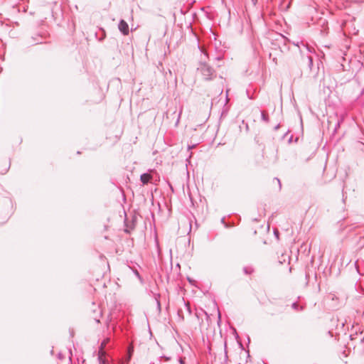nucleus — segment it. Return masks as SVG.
<instances>
[{"instance_id": "13", "label": "nucleus", "mask_w": 364, "mask_h": 364, "mask_svg": "<svg viewBox=\"0 0 364 364\" xmlns=\"http://www.w3.org/2000/svg\"><path fill=\"white\" fill-rule=\"evenodd\" d=\"M224 347H225V355H227V350H226L227 349V343H226V342H225V343H224Z\"/></svg>"}, {"instance_id": "16", "label": "nucleus", "mask_w": 364, "mask_h": 364, "mask_svg": "<svg viewBox=\"0 0 364 364\" xmlns=\"http://www.w3.org/2000/svg\"><path fill=\"white\" fill-rule=\"evenodd\" d=\"M95 320L96 321L97 323H100V318H95Z\"/></svg>"}, {"instance_id": "1", "label": "nucleus", "mask_w": 364, "mask_h": 364, "mask_svg": "<svg viewBox=\"0 0 364 364\" xmlns=\"http://www.w3.org/2000/svg\"><path fill=\"white\" fill-rule=\"evenodd\" d=\"M198 70L204 77L205 80H210L213 78L214 70L210 65L203 63L198 68Z\"/></svg>"}, {"instance_id": "8", "label": "nucleus", "mask_w": 364, "mask_h": 364, "mask_svg": "<svg viewBox=\"0 0 364 364\" xmlns=\"http://www.w3.org/2000/svg\"><path fill=\"white\" fill-rule=\"evenodd\" d=\"M109 338H106V339H105V340L101 343L99 350H105L104 349H105V346H106L107 343L109 342Z\"/></svg>"}, {"instance_id": "18", "label": "nucleus", "mask_w": 364, "mask_h": 364, "mask_svg": "<svg viewBox=\"0 0 364 364\" xmlns=\"http://www.w3.org/2000/svg\"><path fill=\"white\" fill-rule=\"evenodd\" d=\"M253 4H255L257 0H252Z\"/></svg>"}, {"instance_id": "6", "label": "nucleus", "mask_w": 364, "mask_h": 364, "mask_svg": "<svg viewBox=\"0 0 364 364\" xmlns=\"http://www.w3.org/2000/svg\"><path fill=\"white\" fill-rule=\"evenodd\" d=\"M261 117L262 119L266 122L268 123L269 122V118L267 114H266L264 111L261 112Z\"/></svg>"}, {"instance_id": "10", "label": "nucleus", "mask_w": 364, "mask_h": 364, "mask_svg": "<svg viewBox=\"0 0 364 364\" xmlns=\"http://www.w3.org/2000/svg\"><path fill=\"white\" fill-rule=\"evenodd\" d=\"M292 308L296 311L303 309V307L302 306L299 307V304L296 302L292 304Z\"/></svg>"}, {"instance_id": "9", "label": "nucleus", "mask_w": 364, "mask_h": 364, "mask_svg": "<svg viewBox=\"0 0 364 364\" xmlns=\"http://www.w3.org/2000/svg\"><path fill=\"white\" fill-rule=\"evenodd\" d=\"M307 60H308V66H309V69L311 70V68L313 67V59H312V57L310 56V55H308L307 56Z\"/></svg>"}, {"instance_id": "11", "label": "nucleus", "mask_w": 364, "mask_h": 364, "mask_svg": "<svg viewBox=\"0 0 364 364\" xmlns=\"http://www.w3.org/2000/svg\"><path fill=\"white\" fill-rule=\"evenodd\" d=\"M185 305L187 308V310L188 311V313L191 314V307H190V305L188 303H185Z\"/></svg>"}, {"instance_id": "14", "label": "nucleus", "mask_w": 364, "mask_h": 364, "mask_svg": "<svg viewBox=\"0 0 364 364\" xmlns=\"http://www.w3.org/2000/svg\"><path fill=\"white\" fill-rule=\"evenodd\" d=\"M156 303H157L158 307L160 309L161 308V304H160V301L158 299H156Z\"/></svg>"}, {"instance_id": "2", "label": "nucleus", "mask_w": 364, "mask_h": 364, "mask_svg": "<svg viewBox=\"0 0 364 364\" xmlns=\"http://www.w3.org/2000/svg\"><path fill=\"white\" fill-rule=\"evenodd\" d=\"M118 28L124 36H127L129 34V25L124 20L122 19L119 21Z\"/></svg>"}, {"instance_id": "15", "label": "nucleus", "mask_w": 364, "mask_h": 364, "mask_svg": "<svg viewBox=\"0 0 364 364\" xmlns=\"http://www.w3.org/2000/svg\"><path fill=\"white\" fill-rule=\"evenodd\" d=\"M182 110H183V108L181 107V110H180V112H179L178 118L181 117V113H182Z\"/></svg>"}, {"instance_id": "4", "label": "nucleus", "mask_w": 364, "mask_h": 364, "mask_svg": "<svg viewBox=\"0 0 364 364\" xmlns=\"http://www.w3.org/2000/svg\"><path fill=\"white\" fill-rule=\"evenodd\" d=\"M133 351H134L133 348L131 346L129 347L127 355L124 358H122V360H119L120 362H122V364H129V363L131 360Z\"/></svg>"}, {"instance_id": "20", "label": "nucleus", "mask_w": 364, "mask_h": 364, "mask_svg": "<svg viewBox=\"0 0 364 364\" xmlns=\"http://www.w3.org/2000/svg\"><path fill=\"white\" fill-rule=\"evenodd\" d=\"M149 364H154V363H153V362H151V363H150Z\"/></svg>"}, {"instance_id": "7", "label": "nucleus", "mask_w": 364, "mask_h": 364, "mask_svg": "<svg viewBox=\"0 0 364 364\" xmlns=\"http://www.w3.org/2000/svg\"><path fill=\"white\" fill-rule=\"evenodd\" d=\"M243 272L246 274H250L254 272V269L251 267H245L243 268Z\"/></svg>"}, {"instance_id": "3", "label": "nucleus", "mask_w": 364, "mask_h": 364, "mask_svg": "<svg viewBox=\"0 0 364 364\" xmlns=\"http://www.w3.org/2000/svg\"><path fill=\"white\" fill-rule=\"evenodd\" d=\"M106 352L102 350H98V361L100 364H108V360L105 358Z\"/></svg>"}, {"instance_id": "12", "label": "nucleus", "mask_w": 364, "mask_h": 364, "mask_svg": "<svg viewBox=\"0 0 364 364\" xmlns=\"http://www.w3.org/2000/svg\"><path fill=\"white\" fill-rule=\"evenodd\" d=\"M275 180H277V181L278 184H279V190H280V189H281V188H282L281 181H280V180H279V178H275Z\"/></svg>"}, {"instance_id": "19", "label": "nucleus", "mask_w": 364, "mask_h": 364, "mask_svg": "<svg viewBox=\"0 0 364 364\" xmlns=\"http://www.w3.org/2000/svg\"><path fill=\"white\" fill-rule=\"evenodd\" d=\"M361 341L364 343V336H363V338H362Z\"/></svg>"}, {"instance_id": "17", "label": "nucleus", "mask_w": 364, "mask_h": 364, "mask_svg": "<svg viewBox=\"0 0 364 364\" xmlns=\"http://www.w3.org/2000/svg\"><path fill=\"white\" fill-rule=\"evenodd\" d=\"M306 51H307L308 53L311 51V50H310V48H309V47H306Z\"/></svg>"}, {"instance_id": "5", "label": "nucleus", "mask_w": 364, "mask_h": 364, "mask_svg": "<svg viewBox=\"0 0 364 364\" xmlns=\"http://www.w3.org/2000/svg\"><path fill=\"white\" fill-rule=\"evenodd\" d=\"M152 179L151 175L149 173H145L141 175L140 180L143 184L148 183Z\"/></svg>"}]
</instances>
